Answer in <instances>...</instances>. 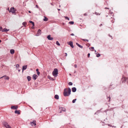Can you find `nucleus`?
I'll use <instances>...</instances> for the list:
<instances>
[{"mask_svg": "<svg viewBox=\"0 0 128 128\" xmlns=\"http://www.w3.org/2000/svg\"><path fill=\"white\" fill-rule=\"evenodd\" d=\"M91 49H94V47H92L90 48Z\"/></svg>", "mask_w": 128, "mask_h": 128, "instance_id": "nucleus-39", "label": "nucleus"}, {"mask_svg": "<svg viewBox=\"0 0 128 128\" xmlns=\"http://www.w3.org/2000/svg\"><path fill=\"white\" fill-rule=\"evenodd\" d=\"M27 65H25L23 66L22 68V72H23L24 70H26V68H27Z\"/></svg>", "mask_w": 128, "mask_h": 128, "instance_id": "nucleus-12", "label": "nucleus"}, {"mask_svg": "<svg viewBox=\"0 0 128 128\" xmlns=\"http://www.w3.org/2000/svg\"><path fill=\"white\" fill-rule=\"evenodd\" d=\"M44 18L43 20H44V21H48V18L45 16H44Z\"/></svg>", "mask_w": 128, "mask_h": 128, "instance_id": "nucleus-24", "label": "nucleus"}, {"mask_svg": "<svg viewBox=\"0 0 128 128\" xmlns=\"http://www.w3.org/2000/svg\"><path fill=\"white\" fill-rule=\"evenodd\" d=\"M41 31L40 30V29L38 30V31L37 33L36 34V36H38L40 34H41Z\"/></svg>", "mask_w": 128, "mask_h": 128, "instance_id": "nucleus-11", "label": "nucleus"}, {"mask_svg": "<svg viewBox=\"0 0 128 128\" xmlns=\"http://www.w3.org/2000/svg\"><path fill=\"white\" fill-rule=\"evenodd\" d=\"M26 22H24L22 23V25L24 26L25 27L26 26Z\"/></svg>", "mask_w": 128, "mask_h": 128, "instance_id": "nucleus-25", "label": "nucleus"}, {"mask_svg": "<svg viewBox=\"0 0 128 128\" xmlns=\"http://www.w3.org/2000/svg\"><path fill=\"white\" fill-rule=\"evenodd\" d=\"M69 24H74V22L72 21H71V22H69Z\"/></svg>", "mask_w": 128, "mask_h": 128, "instance_id": "nucleus-30", "label": "nucleus"}, {"mask_svg": "<svg viewBox=\"0 0 128 128\" xmlns=\"http://www.w3.org/2000/svg\"><path fill=\"white\" fill-rule=\"evenodd\" d=\"M38 77V76L36 75L35 74H34L32 76L33 79L34 80H36Z\"/></svg>", "mask_w": 128, "mask_h": 128, "instance_id": "nucleus-9", "label": "nucleus"}, {"mask_svg": "<svg viewBox=\"0 0 128 128\" xmlns=\"http://www.w3.org/2000/svg\"><path fill=\"white\" fill-rule=\"evenodd\" d=\"M62 112H64V108L62 107H59V112L60 113Z\"/></svg>", "mask_w": 128, "mask_h": 128, "instance_id": "nucleus-6", "label": "nucleus"}, {"mask_svg": "<svg viewBox=\"0 0 128 128\" xmlns=\"http://www.w3.org/2000/svg\"><path fill=\"white\" fill-rule=\"evenodd\" d=\"M64 18H65V19H66L67 20H69V18L68 17H67V16L64 17Z\"/></svg>", "mask_w": 128, "mask_h": 128, "instance_id": "nucleus-31", "label": "nucleus"}, {"mask_svg": "<svg viewBox=\"0 0 128 128\" xmlns=\"http://www.w3.org/2000/svg\"><path fill=\"white\" fill-rule=\"evenodd\" d=\"M28 12L30 13H31V12L30 11H28Z\"/></svg>", "mask_w": 128, "mask_h": 128, "instance_id": "nucleus-45", "label": "nucleus"}, {"mask_svg": "<svg viewBox=\"0 0 128 128\" xmlns=\"http://www.w3.org/2000/svg\"><path fill=\"white\" fill-rule=\"evenodd\" d=\"M2 27H0V29L1 30H2Z\"/></svg>", "mask_w": 128, "mask_h": 128, "instance_id": "nucleus-40", "label": "nucleus"}, {"mask_svg": "<svg viewBox=\"0 0 128 128\" xmlns=\"http://www.w3.org/2000/svg\"><path fill=\"white\" fill-rule=\"evenodd\" d=\"M95 50V52L96 53V50Z\"/></svg>", "mask_w": 128, "mask_h": 128, "instance_id": "nucleus-51", "label": "nucleus"}, {"mask_svg": "<svg viewBox=\"0 0 128 128\" xmlns=\"http://www.w3.org/2000/svg\"><path fill=\"white\" fill-rule=\"evenodd\" d=\"M63 94L64 95V91L63 92Z\"/></svg>", "mask_w": 128, "mask_h": 128, "instance_id": "nucleus-53", "label": "nucleus"}, {"mask_svg": "<svg viewBox=\"0 0 128 128\" xmlns=\"http://www.w3.org/2000/svg\"><path fill=\"white\" fill-rule=\"evenodd\" d=\"M18 108V106H12L11 108L12 109H17Z\"/></svg>", "mask_w": 128, "mask_h": 128, "instance_id": "nucleus-10", "label": "nucleus"}, {"mask_svg": "<svg viewBox=\"0 0 128 128\" xmlns=\"http://www.w3.org/2000/svg\"><path fill=\"white\" fill-rule=\"evenodd\" d=\"M19 66V65L18 64H16V68H18Z\"/></svg>", "mask_w": 128, "mask_h": 128, "instance_id": "nucleus-33", "label": "nucleus"}, {"mask_svg": "<svg viewBox=\"0 0 128 128\" xmlns=\"http://www.w3.org/2000/svg\"><path fill=\"white\" fill-rule=\"evenodd\" d=\"M30 124H31L32 126H35L36 125V121L35 120H33L32 122H30Z\"/></svg>", "mask_w": 128, "mask_h": 128, "instance_id": "nucleus-5", "label": "nucleus"}, {"mask_svg": "<svg viewBox=\"0 0 128 128\" xmlns=\"http://www.w3.org/2000/svg\"><path fill=\"white\" fill-rule=\"evenodd\" d=\"M36 71L37 72V73L38 75V76H39V74H40V73L38 71V68L36 69Z\"/></svg>", "mask_w": 128, "mask_h": 128, "instance_id": "nucleus-23", "label": "nucleus"}, {"mask_svg": "<svg viewBox=\"0 0 128 128\" xmlns=\"http://www.w3.org/2000/svg\"><path fill=\"white\" fill-rule=\"evenodd\" d=\"M16 11V10H15V9L13 7L12 8H10V12H11L12 13H14Z\"/></svg>", "mask_w": 128, "mask_h": 128, "instance_id": "nucleus-4", "label": "nucleus"}, {"mask_svg": "<svg viewBox=\"0 0 128 128\" xmlns=\"http://www.w3.org/2000/svg\"><path fill=\"white\" fill-rule=\"evenodd\" d=\"M36 6L37 8H38V5H36Z\"/></svg>", "mask_w": 128, "mask_h": 128, "instance_id": "nucleus-38", "label": "nucleus"}, {"mask_svg": "<svg viewBox=\"0 0 128 128\" xmlns=\"http://www.w3.org/2000/svg\"><path fill=\"white\" fill-rule=\"evenodd\" d=\"M58 10H60V9H58Z\"/></svg>", "mask_w": 128, "mask_h": 128, "instance_id": "nucleus-49", "label": "nucleus"}, {"mask_svg": "<svg viewBox=\"0 0 128 128\" xmlns=\"http://www.w3.org/2000/svg\"><path fill=\"white\" fill-rule=\"evenodd\" d=\"M56 44L58 46H60V44L58 41H56Z\"/></svg>", "mask_w": 128, "mask_h": 128, "instance_id": "nucleus-27", "label": "nucleus"}, {"mask_svg": "<svg viewBox=\"0 0 128 128\" xmlns=\"http://www.w3.org/2000/svg\"><path fill=\"white\" fill-rule=\"evenodd\" d=\"M51 4L52 5V6H53V4H52V3H51Z\"/></svg>", "mask_w": 128, "mask_h": 128, "instance_id": "nucleus-48", "label": "nucleus"}, {"mask_svg": "<svg viewBox=\"0 0 128 128\" xmlns=\"http://www.w3.org/2000/svg\"><path fill=\"white\" fill-rule=\"evenodd\" d=\"M1 42V40H0V43Z\"/></svg>", "mask_w": 128, "mask_h": 128, "instance_id": "nucleus-52", "label": "nucleus"}, {"mask_svg": "<svg viewBox=\"0 0 128 128\" xmlns=\"http://www.w3.org/2000/svg\"><path fill=\"white\" fill-rule=\"evenodd\" d=\"M107 8V9H108V8Z\"/></svg>", "mask_w": 128, "mask_h": 128, "instance_id": "nucleus-50", "label": "nucleus"}, {"mask_svg": "<svg viewBox=\"0 0 128 128\" xmlns=\"http://www.w3.org/2000/svg\"><path fill=\"white\" fill-rule=\"evenodd\" d=\"M27 78L28 81H30L31 80V77L30 76H27Z\"/></svg>", "mask_w": 128, "mask_h": 128, "instance_id": "nucleus-21", "label": "nucleus"}, {"mask_svg": "<svg viewBox=\"0 0 128 128\" xmlns=\"http://www.w3.org/2000/svg\"><path fill=\"white\" fill-rule=\"evenodd\" d=\"M72 82H69V83H68V85L70 86H71V85H72Z\"/></svg>", "mask_w": 128, "mask_h": 128, "instance_id": "nucleus-29", "label": "nucleus"}, {"mask_svg": "<svg viewBox=\"0 0 128 128\" xmlns=\"http://www.w3.org/2000/svg\"><path fill=\"white\" fill-rule=\"evenodd\" d=\"M4 77H5V79L8 80L9 79V77L8 76H6Z\"/></svg>", "mask_w": 128, "mask_h": 128, "instance_id": "nucleus-26", "label": "nucleus"}, {"mask_svg": "<svg viewBox=\"0 0 128 128\" xmlns=\"http://www.w3.org/2000/svg\"><path fill=\"white\" fill-rule=\"evenodd\" d=\"M29 22L30 23H31L32 24L33 26H34V23L31 20H30L29 21Z\"/></svg>", "mask_w": 128, "mask_h": 128, "instance_id": "nucleus-22", "label": "nucleus"}, {"mask_svg": "<svg viewBox=\"0 0 128 128\" xmlns=\"http://www.w3.org/2000/svg\"><path fill=\"white\" fill-rule=\"evenodd\" d=\"M122 80H124L125 81L128 82V78H126L124 77L122 78Z\"/></svg>", "mask_w": 128, "mask_h": 128, "instance_id": "nucleus-16", "label": "nucleus"}, {"mask_svg": "<svg viewBox=\"0 0 128 128\" xmlns=\"http://www.w3.org/2000/svg\"><path fill=\"white\" fill-rule=\"evenodd\" d=\"M71 36H74V34L72 33V34H71Z\"/></svg>", "mask_w": 128, "mask_h": 128, "instance_id": "nucleus-42", "label": "nucleus"}, {"mask_svg": "<svg viewBox=\"0 0 128 128\" xmlns=\"http://www.w3.org/2000/svg\"><path fill=\"white\" fill-rule=\"evenodd\" d=\"M72 90L73 92H75L76 90V88L75 87L72 88Z\"/></svg>", "mask_w": 128, "mask_h": 128, "instance_id": "nucleus-14", "label": "nucleus"}, {"mask_svg": "<svg viewBox=\"0 0 128 128\" xmlns=\"http://www.w3.org/2000/svg\"><path fill=\"white\" fill-rule=\"evenodd\" d=\"M9 30H8L6 28H4V29L2 30V32H7Z\"/></svg>", "mask_w": 128, "mask_h": 128, "instance_id": "nucleus-13", "label": "nucleus"}, {"mask_svg": "<svg viewBox=\"0 0 128 128\" xmlns=\"http://www.w3.org/2000/svg\"><path fill=\"white\" fill-rule=\"evenodd\" d=\"M76 100V99H75L74 100L72 101V103H74L75 102Z\"/></svg>", "mask_w": 128, "mask_h": 128, "instance_id": "nucleus-32", "label": "nucleus"}, {"mask_svg": "<svg viewBox=\"0 0 128 128\" xmlns=\"http://www.w3.org/2000/svg\"><path fill=\"white\" fill-rule=\"evenodd\" d=\"M67 54L66 53H65V56H67Z\"/></svg>", "mask_w": 128, "mask_h": 128, "instance_id": "nucleus-41", "label": "nucleus"}, {"mask_svg": "<svg viewBox=\"0 0 128 128\" xmlns=\"http://www.w3.org/2000/svg\"><path fill=\"white\" fill-rule=\"evenodd\" d=\"M96 54H97L96 56L98 57H100V54H97V53H96Z\"/></svg>", "mask_w": 128, "mask_h": 128, "instance_id": "nucleus-28", "label": "nucleus"}, {"mask_svg": "<svg viewBox=\"0 0 128 128\" xmlns=\"http://www.w3.org/2000/svg\"><path fill=\"white\" fill-rule=\"evenodd\" d=\"M58 70L57 68H54L52 72L53 75L54 77H56L58 74Z\"/></svg>", "mask_w": 128, "mask_h": 128, "instance_id": "nucleus-2", "label": "nucleus"}, {"mask_svg": "<svg viewBox=\"0 0 128 128\" xmlns=\"http://www.w3.org/2000/svg\"><path fill=\"white\" fill-rule=\"evenodd\" d=\"M71 90L70 88H68V89L66 90L64 89V96H68L70 95V94Z\"/></svg>", "mask_w": 128, "mask_h": 128, "instance_id": "nucleus-1", "label": "nucleus"}, {"mask_svg": "<svg viewBox=\"0 0 128 128\" xmlns=\"http://www.w3.org/2000/svg\"><path fill=\"white\" fill-rule=\"evenodd\" d=\"M108 98L109 99V101L110 100V97H108Z\"/></svg>", "mask_w": 128, "mask_h": 128, "instance_id": "nucleus-43", "label": "nucleus"}, {"mask_svg": "<svg viewBox=\"0 0 128 128\" xmlns=\"http://www.w3.org/2000/svg\"><path fill=\"white\" fill-rule=\"evenodd\" d=\"M10 53L11 54H13L14 53V49H11L10 50Z\"/></svg>", "mask_w": 128, "mask_h": 128, "instance_id": "nucleus-15", "label": "nucleus"}, {"mask_svg": "<svg viewBox=\"0 0 128 128\" xmlns=\"http://www.w3.org/2000/svg\"><path fill=\"white\" fill-rule=\"evenodd\" d=\"M90 54L89 53H88V58H89L90 57Z\"/></svg>", "mask_w": 128, "mask_h": 128, "instance_id": "nucleus-36", "label": "nucleus"}, {"mask_svg": "<svg viewBox=\"0 0 128 128\" xmlns=\"http://www.w3.org/2000/svg\"><path fill=\"white\" fill-rule=\"evenodd\" d=\"M48 78L50 79V80H54V79L53 78H52L51 76H49L48 77Z\"/></svg>", "mask_w": 128, "mask_h": 128, "instance_id": "nucleus-18", "label": "nucleus"}, {"mask_svg": "<svg viewBox=\"0 0 128 128\" xmlns=\"http://www.w3.org/2000/svg\"><path fill=\"white\" fill-rule=\"evenodd\" d=\"M76 44L79 47H80L81 48H83L82 46H81L78 43H76Z\"/></svg>", "mask_w": 128, "mask_h": 128, "instance_id": "nucleus-19", "label": "nucleus"}, {"mask_svg": "<svg viewBox=\"0 0 128 128\" xmlns=\"http://www.w3.org/2000/svg\"><path fill=\"white\" fill-rule=\"evenodd\" d=\"M5 76H6V75H5L4 76H2V77H1L0 78V79L1 78H4V77H5Z\"/></svg>", "mask_w": 128, "mask_h": 128, "instance_id": "nucleus-35", "label": "nucleus"}, {"mask_svg": "<svg viewBox=\"0 0 128 128\" xmlns=\"http://www.w3.org/2000/svg\"><path fill=\"white\" fill-rule=\"evenodd\" d=\"M68 44L70 45V46L72 48H73L74 47V46L72 42V41H70L69 42H68Z\"/></svg>", "mask_w": 128, "mask_h": 128, "instance_id": "nucleus-7", "label": "nucleus"}, {"mask_svg": "<svg viewBox=\"0 0 128 128\" xmlns=\"http://www.w3.org/2000/svg\"><path fill=\"white\" fill-rule=\"evenodd\" d=\"M54 98L57 100H58L59 99V96L58 95L56 94L54 96Z\"/></svg>", "mask_w": 128, "mask_h": 128, "instance_id": "nucleus-17", "label": "nucleus"}, {"mask_svg": "<svg viewBox=\"0 0 128 128\" xmlns=\"http://www.w3.org/2000/svg\"><path fill=\"white\" fill-rule=\"evenodd\" d=\"M14 112L16 114H20V112L19 110H16Z\"/></svg>", "mask_w": 128, "mask_h": 128, "instance_id": "nucleus-20", "label": "nucleus"}, {"mask_svg": "<svg viewBox=\"0 0 128 128\" xmlns=\"http://www.w3.org/2000/svg\"><path fill=\"white\" fill-rule=\"evenodd\" d=\"M102 24H101L100 25V26H102Z\"/></svg>", "mask_w": 128, "mask_h": 128, "instance_id": "nucleus-46", "label": "nucleus"}, {"mask_svg": "<svg viewBox=\"0 0 128 128\" xmlns=\"http://www.w3.org/2000/svg\"><path fill=\"white\" fill-rule=\"evenodd\" d=\"M84 15L85 16H86L87 15V14L86 13H85V14H84Z\"/></svg>", "mask_w": 128, "mask_h": 128, "instance_id": "nucleus-44", "label": "nucleus"}, {"mask_svg": "<svg viewBox=\"0 0 128 128\" xmlns=\"http://www.w3.org/2000/svg\"><path fill=\"white\" fill-rule=\"evenodd\" d=\"M75 68H76L77 67V66L76 64H75L74 65Z\"/></svg>", "mask_w": 128, "mask_h": 128, "instance_id": "nucleus-37", "label": "nucleus"}, {"mask_svg": "<svg viewBox=\"0 0 128 128\" xmlns=\"http://www.w3.org/2000/svg\"><path fill=\"white\" fill-rule=\"evenodd\" d=\"M50 35H48L47 36V38L48 39L50 40H53V38L52 37H50Z\"/></svg>", "mask_w": 128, "mask_h": 128, "instance_id": "nucleus-8", "label": "nucleus"}, {"mask_svg": "<svg viewBox=\"0 0 128 128\" xmlns=\"http://www.w3.org/2000/svg\"><path fill=\"white\" fill-rule=\"evenodd\" d=\"M18 71L19 72H20V70H18Z\"/></svg>", "mask_w": 128, "mask_h": 128, "instance_id": "nucleus-47", "label": "nucleus"}, {"mask_svg": "<svg viewBox=\"0 0 128 128\" xmlns=\"http://www.w3.org/2000/svg\"><path fill=\"white\" fill-rule=\"evenodd\" d=\"M83 40L84 41H86L87 42H88V40H87L86 39H83Z\"/></svg>", "mask_w": 128, "mask_h": 128, "instance_id": "nucleus-34", "label": "nucleus"}, {"mask_svg": "<svg viewBox=\"0 0 128 128\" xmlns=\"http://www.w3.org/2000/svg\"><path fill=\"white\" fill-rule=\"evenodd\" d=\"M3 125L6 128H12L7 122L4 121L2 122Z\"/></svg>", "mask_w": 128, "mask_h": 128, "instance_id": "nucleus-3", "label": "nucleus"}]
</instances>
